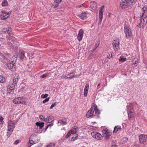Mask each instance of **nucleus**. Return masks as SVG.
I'll list each match as a JSON object with an SVG mask.
<instances>
[{
  "mask_svg": "<svg viewBox=\"0 0 147 147\" xmlns=\"http://www.w3.org/2000/svg\"><path fill=\"white\" fill-rule=\"evenodd\" d=\"M77 130V128H74L70 131L66 136V138H67L71 137V141H74L77 140L78 137V135L76 134Z\"/></svg>",
  "mask_w": 147,
  "mask_h": 147,
  "instance_id": "f257e3e1",
  "label": "nucleus"
},
{
  "mask_svg": "<svg viewBox=\"0 0 147 147\" xmlns=\"http://www.w3.org/2000/svg\"><path fill=\"white\" fill-rule=\"evenodd\" d=\"M6 62L4 61L3 63L5 65H6L8 68L13 72L16 71V65L15 64L16 60L11 61L8 59H6Z\"/></svg>",
  "mask_w": 147,
  "mask_h": 147,
  "instance_id": "f03ea898",
  "label": "nucleus"
},
{
  "mask_svg": "<svg viewBox=\"0 0 147 147\" xmlns=\"http://www.w3.org/2000/svg\"><path fill=\"white\" fill-rule=\"evenodd\" d=\"M134 0H121L120 3V7L122 9L128 7L132 5Z\"/></svg>",
  "mask_w": 147,
  "mask_h": 147,
  "instance_id": "7ed1b4c3",
  "label": "nucleus"
},
{
  "mask_svg": "<svg viewBox=\"0 0 147 147\" xmlns=\"http://www.w3.org/2000/svg\"><path fill=\"white\" fill-rule=\"evenodd\" d=\"M38 140V137L37 135L34 134L30 136L29 139V142L31 144L37 143Z\"/></svg>",
  "mask_w": 147,
  "mask_h": 147,
  "instance_id": "20e7f679",
  "label": "nucleus"
},
{
  "mask_svg": "<svg viewBox=\"0 0 147 147\" xmlns=\"http://www.w3.org/2000/svg\"><path fill=\"white\" fill-rule=\"evenodd\" d=\"M124 28L126 38H127L128 37L132 36L133 35L129 26H125Z\"/></svg>",
  "mask_w": 147,
  "mask_h": 147,
  "instance_id": "39448f33",
  "label": "nucleus"
},
{
  "mask_svg": "<svg viewBox=\"0 0 147 147\" xmlns=\"http://www.w3.org/2000/svg\"><path fill=\"white\" fill-rule=\"evenodd\" d=\"M139 141L141 144H144L147 141V135L142 134L139 136Z\"/></svg>",
  "mask_w": 147,
  "mask_h": 147,
  "instance_id": "423d86ee",
  "label": "nucleus"
},
{
  "mask_svg": "<svg viewBox=\"0 0 147 147\" xmlns=\"http://www.w3.org/2000/svg\"><path fill=\"white\" fill-rule=\"evenodd\" d=\"M8 131L12 132L15 127V124L13 121H9L8 122L7 126Z\"/></svg>",
  "mask_w": 147,
  "mask_h": 147,
  "instance_id": "0eeeda50",
  "label": "nucleus"
},
{
  "mask_svg": "<svg viewBox=\"0 0 147 147\" xmlns=\"http://www.w3.org/2000/svg\"><path fill=\"white\" fill-rule=\"evenodd\" d=\"M2 12L3 13H2L0 16V17L2 20H4L8 18L10 16L11 12H9L8 13L5 12L4 11H2Z\"/></svg>",
  "mask_w": 147,
  "mask_h": 147,
  "instance_id": "6e6552de",
  "label": "nucleus"
},
{
  "mask_svg": "<svg viewBox=\"0 0 147 147\" xmlns=\"http://www.w3.org/2000/svg\"><path fill=\"white\" fill-rule=\"evenodd\" d=\"M91 135L93 138H95L97 140H100L102 138V136L101 135L100 133L96 132H92Z\"/></svg>",
  "mask_w": 147,
  "mask_h": 147,
  "instance_id": "1a4fd4ad",
  "label": "nucleus"
},
{
  "mask_svg": "<svg viewBox=\"0 0 147 147\" xmlns=\"http://www.w3.org/2000/svg\"><path fill=\"white\" fill-rule=\"evenodd\" d=\"M103 134L105 137V138L107 139L109 138L111 135V133L107 129H103L102 131Z\"/></svg>",
  "mask_w": 147,
  "mask_h": 147,
  "instance_id": "9d476101",
  "label": "nucleus"
},
{
  "mask_svg": "<svg viewBox=\"0 0 147 147\" xmlns=\"http://www.w3.org/2000/svg\"><path fill=\"white\" fill-rule=\"evenodd\" d=\"M14 86H13L9 85L7 87V92L9 94H12L14 92Z\"/></svg>",
  "mask_w": 147,
  "mask_h": 147,
  "instance_id": "9b49d317",
  "label": "nucleus"
},
{
  "mask_svg": "<svg viewBox=\"0 0 147 147\" xmlns=\"http://www.w3.org/2000/svg\"><path fill=\"white\" fill-rule=\"evenodd\" d=\"M18 56V58L22 61H23V60H25L26 59L25 56V52L24 51H20Z\"/></svg>",
  "mask_w": 147,
  "mask_h": 147,
  "instance_id": "f8f14e48",
  "label": "nucleus"
},
{
  "mask_svg": "<svg viewBox=\"0 0 147 147\" xmlns=\"http://www.w3.org/2000/svg\"><path fill=\"white\" fill-rule=\"evenodd\" d=\"M113 44L115 51H117L119 48V43L118 40H114Z\"/></svg>",
  "mask_w": 147,
  "mask_h": 147,
  "instance_id": "ddd939ff",
  "label": "nucleus"
},
{
  "mask_svg": "<svg viewBox=\"0 0 147 147\" xmlns=\"http://www.w3.org/2000/svg\"><path fill=\"white\" fill-rule=\"evenodd\" d=\"M83 33V30L82 29L80 30L77 36V38L79 41H80L82 40Z\"/></svg>",
  "mask_w": 147,
  "mask_h": 147,
  "instance_id": "4468645a",
  "label": "nucleus"
},
{
  "mask_svg": "<svg viewBox=\"0 0 147 147\" xmlns=\"http://www.w3.org/2000/svg\"><path fill=\"white\" fill-rule=\"evenodd\" d=\"M71 74H67V75L63 76V78H65L67 79H71L72 78H76L80 76V75H71Z\"/></svg>",
  "mask_w": 147,
  "mask_h": 147,
  "instance_id": "2eb2a0df",
  "label": "nucleus"
},
{
  "mask_svg": "<svg viewBox=\"0 0 147 147\" xmlns=\"http://www.w3.org/2000/svg\"><path fill=\"white\" fill-rule=\"evenodd\" d=\"M97 5L94 1H91L90 3V7L94 10H96L97 9Z\"/></svg>",
  "mask_w": 147,
  "mask_h": 147,
  "instance_id": "dca6fc26",
  "label": "nucleus"
},
{
  "mask_svg": "<svg viewBox=\"0 0 147 147\" xmlns=\"http://www.w3.org/2000/svg\"><path fill=\"white\" fill-rule=\"evenodd\" d=\"M82 20L86 19L87 18V13L86 12H82V13L77 16Z\"/></svg>",
  "mask_w": 147,
  "mask_h": 147,
  "instance_id": "f3484780",
  "label": "nucleus"
},
{
  "mask_svg": "<svg viewBox=\"0 0 147 147\" xmlns=\"http://www.w3.org/2000/svg\"><path fill=\"white\" fill-rule=\"evenodd\" d=\"M147 25V23H144L143 22L142 20V18H140V22L139 25H138L137 26L140 28H144V27Z\"/></svg>",
  "mask_w": 147,
  "mask_h": 147,
  "instance_id": "a211bd4d",
  "label": "nucleus"
},
{
  "mask_svg": "<svg viewBox=\"0 0 147 147\" xmlns=\"http://www.w3.org/2000/svg\"><path fill=\"white\" fill-rule=\"evenodd\" d=\"M22 98L21 97H18L15 98L13 100V102L15 104L22 103Z\"/></svg>",
  "mask_w": 147,
  "mask_h": 147,
  "instance_id": "6ab92c4d",
  "label": "nucleus"
},
{
  "mask_svg": "<svg viewBox=\"0 0 147 147\" xmlns=\"http://www.w3.org/2000/svg\"><path fill=\"white\" fill-rule=\"evenodd\" d=\"M93 107H92L87 112L86 117L88 118L91 117L93 115Z\"/></svg>",
  "mask_w": 147,
  "mask_h": 147,
  "instance_id": "aec40b11",
  "label": "nucleus"
},
{
  "mask_svg": "<svg viewBox=\"0 0 147 147\" xmlns=\"http://www.w3.org/2000/svg\"><path fill=\"white\" fill-rule=\"evenodd\" d=\"M146 9V8L145 7L142 8L140 13V18H142L144 16L146 15L145 13H147Z\"/></svg>",
  "mask_w": 147,
  "mask_h": 147,
  "instance_id": "412c9836",
  "label": "nucleus"
},
{
  "mask_svg": "<svg viewBox=\"0 0 147 147\" xmlns=\"http://www.w3.org/2000/svg\"><path fill=\"white\" fill-rule=\"evenodd\" d=\"M127 112H134V110L132 108V105L130 103H129L127 106Z\"/></svg>",
  "mask_w": 147,
  "mask_h": 147,
  "instance_id": "4be33fe9",
  "label": "nucleus"
},
{
  "mask_svg": "<svg viewBox=\"0 0 147 147\" xmlns=\"http://www.w3.org/2000/svg\"><path fill=\"white\" fill-rule=\"evenodd\" d=\"M89 88V85L88 84H87L86 85L85 88L84 89V96L85 97H86L87 96Z\"/></svg>",
  "mask_w": 147,
  "mask_h": 147,
  "instance_id": "5701e85b",
  "label": "nucleus"
},
{
  "mask_svg": "<svg viewBox=\"0 0 147 147\" xmlns=\"http://www.w3.org/2000/svg\"><path fill=\"white\" fill-rule=\"evenodd\" d=\"M94 111H95L94 115H96L98 116L100 114V112L98 109L96 105H95L94 106V108L93 109V112Z\"/></svg>",
  "mask_w": 147,
  "mask_h": 147,
  "instance_id": "b1692460",
  "label": "nucleus"
},
{
  "mask_svg": "<svg viewBox=\"0 0 147 147\" xmlns=\"http://www.w3.org/2000/svg\"><path fill=\"white\" fill-rule=\"evenodd\" d=\"M99 21L98 22V25H100L101 24L102 21V19L103 14H102V12L101 11L99 13Z\"/></svg>",
  "mask_w": 147,
  "mask_h": 147,
  "instance_id": "393cba45",
  "label": "nucleus"
},
{
  "mask_svg": "<svg viewBox=\"0 0 147 147\" xmlns=\"http://www.w3.org/2000/svg\"><path fill=\"white\" fill-rule=\"evenodd\" d=\"M67 120L65 119H63V120H59L58 121V123L59 125H60L62 124L63 125L66 124L67 123Z\"/></svg>",
  "mask_w": 147,
  "mask_h": 147,
  "instance_id": "a878e982",
  "label": "nucleus"
},
{
  "mask_svg": "<svg viewBox=\"0 0 147 147\" xmlns=\"http://www.w3.org/2000/svg\"><path fill=\"white\" fill-rule=\"evenodd\" d=\"M62 0H55L54 3V7H57L59 5V4L62 1Z\"/></svg>",
  "mask_w": 147,
  "mask_h": 147,
  "instance_id": "bb28decb",
  "label": "nucleus"
},
{
  "mask_svg": "<svg viewBox=\"0 0 147 147\" xmlns=\"http://www.w3.org/2000/svg\"><path fill=\"white\" fill-rule=\"evenodd\" d=\"M7 33L8 34H9V41L10 40L11 41H12L13 40H15V38L11 35V34L10 32H9V30H8Z\"/></svg>",
  "mask_w": 147,
  "mask_h": 147,
  "instance_id": "cd10ccee",
  "label": "nucleus"
},
{
  "mask_svg": "<svg viewBox=\"0 0 147 147\" xmlns=\"http://www.w3.org/2000/svg\"><path fill=\"white\" fill-rule=\"evenodd\" d=\"M44 123L43 122H37L35 123V124L37 127H39L40 129L42 128L44 126Z\"/></svg>",
  "mask_w": 147,
  "mask_h": 147,
  "instance_id": "c85d7f7f",
  "label": "nucleus"
},
{
  "mask_svg": "<svg viewBox=\"0 0 147 147\" xmlns=\"http://www.w3.org/2000/svg\"><path fill=\"white\" fill-rule=\"evenodd\" d=\"M47 122H52L53 121L54 119V118L53 116H48L47 118Z\"/></svg>",
  "mask_w": 147,
  "mask_h": 147,
  "instance_id": "c756f323",
  "label": "nucleus"
},
{
  "mask_svg": "<svg viewBox=\"0 0 147 147\" xmlns=\"http://www.w3.org/2000/svg\"><path fill=\"white\" fill-rule=\"evenodd\" d=\"M121 129V127L120 126H117L114 128L113 132L116 133L118 131H119Z\"/></svg>",
  "mask_w": 147,
  "mask_h": 147,
  "instance_id": "7c9ffc66",
  "label": "nucleus"
},
{
  "mask_svg": "<svg viewBox=\"0 0 147 147\" xmlns=\"http://www.w3.org/2000/svg\"><path fill=\"white\" fill-rule=\"evenodd\" d=\"M3 6H6L8 5V3L7 1L6 0H3L1 4Z\"/></svg>",
  "mask_w": 147,
  "mask_h": 147,
  "instance_id": "2f4dec72",
  "label": "nucleus"
},
{
  "mask_svg": "<svg viewBox=\"0 0 147 147\" xmlns=\"http://www.w3.org/2000/svg\"><path fill=\"white\" fill-rule=\"evenodd\" d=\"M39 118L42 120L43 121L46 122L47 121V118H45V117L43 116L42 115H40L39 116Z\"/></svg>",
  "mask_w": 147,
  "mask_h": 147,
  "instance_id": "473e14b6",
  "label": "nucleus"
},
{
  "mask_svg": "<svg viewBox=\"0 0 147 147\" xmlns=\"http://www.w3.org/2000/svg\"><path fill=\"white\" fill-rule=\"evenodd\" d=\"M128 116L129 118H132L134 116V112H128Z\"/></svg>",
  "mask_w": 147,
  "mask_h": 147,
  "instance_id": "72a5a7b5",
  "label": "nucleus"
},
{
  "mask_svg": "<svg viewBox=\"0 0 147 147\" xmlns=\"http://www.w3.org/2000/svg\"><path fill=\"white\" fill-rule=\"evenodd\" d=\"M119 60L120 61L123 62L126 60V59L125 58H123V57L121 56L120 57V59H119Z\"/></svg>",
  "mask_w": 147,
  "mask_h": 147,
  "instance_id": "f704fd0d",
  "label": "nucleus"
},
{
  "mask_svg": "<svg viewBox=\"0 0 147 147\" xmlns=\"http://www.w3.org/2000/svg\"><path fill=\"white\" fill-rule=\"evenodd\" d=\"M0 58L1 59H3V60L5 59L6 60V59H7L5 58L4 55L1 53H0Z\"/></svg>",
  "mask_w": 147,
  "mask_h": 147,
  "instance_id": "c9c22d12",
  "label": "nucleus"
},
{
  "mask_svg": "<svg viewBox=\"0 0 147 147\" xmlns=\"http://www.w3.org/2000/svg\"><path fill=\"white\" fill-rule=\"evenodd\" d=\"M26 87H24L23 88H22L21 89H20V91L22 93H24L26 92Z\"/></svg>",
  "mask_w": 147,
  "mask_h": 147,
  "instance_id": "e433bc0d",
  "label": "nucleus"
},
{
  "mask_svg": "<svg viewBox=\"0 0 147 147\" xmlns=\"http://www.w3.org/2000/svg\"><path fill=\"white\" fill-rule=\"evenodd\" d=\"M5 81V79L2 76L0 75V82L3 83Z\"/></svg>",
  "mask_w": 147,
  "mask_h": 147,
  "instance_id": "4c0bfd02",
  "label": "nucleus"
},
{
  "mask_svg": "<svg viewBox=\"0 0 147 147\" xmlns=\"http://www.w3.org/2000/svg\"><path fill=\"white\" fill-rule=\"evenodd\" d=\"M18 80V79H13L12 85L11 86H14L15 85L17 84Z\"/></svg>",
  "mask_w": 147,
  "mask_h": 147,
  "instance_id": "58836bf2",
  "label": "nucleus"
},
{
  "mask_svg": "<svg viewBox=\"0 0 147 147\" xmlns=\"http://www.w3.org/2000/svg\"><path fill=\"white\" fill-rule=\"evenodd\" d=\"M48 96V95L47 94H42L41 95V97L42 98H46Z\"/></svg>",
  "mask_w": 147,
  "mask_h": 147,
  "instance_id": "ea45409f",
  "label": "nucleus"
},
{
  "mask_svg": "<svg viewBox=\"0 0 147 147\" xmlns=\"http://www.w3.org/2000/svg\"><path fill=\"white\" fill-rule=\"evenodd\" d=\"M55 146V144L53 143H51L48 145L47 147H53Z\"/></svg>",
  "mask_w": 147,
  "mask_h": 147,
  "instance_id": "a19ab883",
  "label": "nucleus"
},
{
  "mask_svg": "<svg viewBox=\"0 0 147 147\" xmlns=\"http://www.w3.org/2000/svg\"><path fill=\"white\" fill-rule=\"evenodd\" d=\"M128 140V138H124L122 140V142L124 143L127 142Z\"/></svg>",
  "mask_w": 147,
  "mask_h": 147,
  "instance_id": "79ce46f5",
  "label": "nucleus"
},
{
  "mask_svg": "<svg viewBox=\"0 0 147 147\" xmlns=\"http://www.w3.org/2000/svg\"><path fill=\"white\" fill-rule=\"evenodd\" d=\"M3 118L1 116H0V124H2L3 123Z\"/></svg>",
  "mask_w": 147,
  "mask_h": 147,
  "instance_id": "37998d69",
  "label": "nucleus"
},
{
  "mask_svg": "<svg viewBox=\"0 0 147 147\" xmlns=\"http://www.w3.org/2000/svg\"><path fill=\"white\" fill-rule=\"evenodd\" d=\"M57 104V102H55L53 104L50 106V109H52Z\"/></svg>",
  "mask_w": 147,
  "mask_h": 147,
  "instance_id": "c03bdc74",
  "label": "nucleus"
},
{
  "mask_svg": "<svg viewBox=\"0 0 147 147\" xmlns=\"http://www.w3.org/2000/svg\"><path fill=\"white\" fill-rule=\"evenodd\" d=\"M13 79H18V74H14L13 76Z\"/></svg>",
  "mask_w": 147,
  "mask_h": 147,
  "instance_id": "a18cd8bd",
  "label": "nucleus"
},
{
  "mask_svg": "<svg viewBox=\"0 0 147 147\" xmlns=\"http://www.w3.org/2000/svg\"><path fill=\"white\" fill-rule=\"evenodd\" d=\"M107 57V58L109 59H110L112 57L111 52L108 54Z\"/></svg>",
  "mask_w": 147,
  "mask_h": 147,
  "instance_id": "49530a36",
  "label": "nucleus"
},
{
  "mask_svg": "<svg viewBox=\"0 0 147 147\" xmlns=\"http://www.w3.org/2000/svg\"><path fill=\"white\" fill-rule=\"evenodd\" d=\"M8 30H7V28H4L2 30V32L3 33H6L7 32Z\"/></svg>",
  "mask_w": 147,
  "mask_h": 147,
  "instance_id": "de8ad7c7",
  "label": "nucleus"
},
{
  "mask_svg": "<svg viewBox=\"0 0 147 147\" xmlns=\"http://www.w3.org/2000/svg\"><path fill=\"white\" fill-rule=\"evenodd\" d=\"M49 98H47L42 101V102L44 103H45L46 102L48 101L49 100Z\"/></svg>",
  "mask_w": 147,
  "mask_h": 147,
  "instance_id": "09e8293b",
  "label": "nucleus"
},
{
  "mask_svg": "<svg viewBox=\"0 0 147 147\" xmlns=\"http://www.w3.org/2000/svg\"><path fill=\"white\" fill-rule=\"evenodd\" d=\"M12 132H10V131H8L7 134V136H8V137H9L10 134H11Z\"/></svg>",
  "mask_w": 147,
  "mask_h": 147,
  "instance_id": "8fccbe9b",
  "label": "nucleus"
},
{
  "mask_svg": "<svg viewBox=\"0 0 147 147\" xmlns=\"http://www.w3.org/2000/svg\"><path fill=\"white\" fill-rule=\"evenodd\" d=\"M104 7V5H103L101 7V8H100L99 13L100 12V11H102V14H103V11H102V10L103 9Z\"/></svg>",
  "mask_w": 147,
  "mask_h": 147,
  "instance_id": "3c124183",
  "label": "nucleus"
},
{
  "mask_svg": "<svg viewBox=\"0 0 147 147\" xmlns=\"http://www.w3.org/2000/svg\"><path fill=\"white\" fill-rule=\"evenodd\" d=\"M138 59H136L135 61L133 62V63L134 64H136L138 63Z\"/></svg>",
  "mask_w": 147,
  "mask_h": 147,
  "instance_id": "603ef678",
  "label": "nucleus"
},
{
  "mask_svg": "<svg viewBox=\"0 0 147 147\" xmlns=\"http://www.w3.org/2000/svg\"><path fill=\"white\" fill-rule=\"evenodd\" d=\"M19 142V141L18 140H16L14 142V144H15L17 145L18 144Z\"/></svg>",
  "mask_w": 147,
  "mask_h": 147,
  "instance_id": "864d4df0",
  "label": "nucleus"
},
{
  "mask_svg": "<svg viewBox=\"0 0 147 147\" xmlns=\"http://www.w3.org/2000/svg\"><path fill=\"white\" fill-rule=\"evenodd\" d=\"M46 74H44L41 76H40V77L42 78H44L46 76Z\"/></svg>",
  "mask_w": 147,
  "mask_h": 147,
  "instance_id": "5fc2aeb1",
  "label": "nucleus"
},
{
  "mask_svg": "<svg viewBox=\"0 0 147 147\" xmlns=\"http://www.w3.org/2000/svg\"><path fill=\"white\" fill-rule=\"evenodd\" d=\"M134 147H140V146L138 144H135L134 146Z\"/></svg>",
  "mask_w": 147,
  "mask_h": 147,
  "instance_id": "6e6d98bb",
  "label": "nucleus"
},
{
  "mask_svg": "<svg viewBox=\"0 0 147 147\" xmlns=\"http://www.w3.org/2000/svg\"><path fill=\"white\" fill-rule=\"evenodd\" d=\"M142 20L143 21V22H144V23H146V20H145V18H144L143 19L142 18Z\"/></svg>",
  "mask_w": 147,
  "mask_h": 147,
  "instance_id": "4d7b16f0",
  "label": "nucleus"
},
{
  "mask_svg": "<svg viewBox=\"0 0 147 147\" xmlns=\"http://www.w3.org/2000/svg\"><path fill=\"white\" fill-rule=\"evenodd\" d=\"M144 18H145V20H146V22L147 23V15Z\"/></svg>",
  "mask_w": 147,
  "mask_h": 147,
  "instance_id": "13d9d810",
  "label": "nucleus"
},
{
  "mask_svg": "<svg viewBox=\"0 0 147 147\" xmlns=\"http://www.w3.org/2000/svg\"><path fill=\"white\" fill-rule=\"evenodd\" d=\"M111 55H112V57L113 56L115 55V53H113V52H111Z\"/></svg>",
  "mask_w": 147,
  "mask_h": 147,
  "instance_id": "bf43d9fd",
  "label": "nucleus"
},
{
  "mask_svg": "<svg viewBox=\"0 0 147 147\" xmlns=\"http://www.w3.org/2000/svg\"><path fill=\"white\" fill-rule=\"evenodd\" d=\"M111 147H117V146L115 145H112Z\"/></svg>",
  "mask_w": 147,
  "mask_h": 147,
  "instance_id": "052dcab7",
  "label": "nucleus"
},
{
  "mask_svg": "<svg viewBox=\"0 0 147 147\" xmlns=\"http://www.w3.org/2000/svg\"><path fill=\"white\" fill-rule=\"evenodd\" d=\"M53 125V124H52V125H51H51H48L47 126V128H46V129H47V128L48 127H49V126H50V125L52 126V125Z\"/></svg>",
  "mask_w": 147,
  "mask_h": 147,
  "instance_id": "680f3d73",
  "label": "nucleus"
},
{
  "mask_svg": "<svg viewBox=\"0 0 147 147\" xmlns=\"http://www.w3.org/2000/svg\"><path fill=\"white\" fill-rule=\"evenodd\" d=\"M99 44H98L97 45H96L95 46H96V47L95 49L97 48V47L99 45Z\"/></svg>",
  "mask_w": 147,
  "mask_h": 147,
  "instance_id": "e2e57ef3",
  "label": "nucleus"
},
{
  "mask_svg": "<svg viewBox=\"0 0 147 147\" xmlns=\"http://www.w3.org/2000/svg\"><path fill=\"white\" fill-rule=\"evenodd\" d=\"M100 84H98V88H99V86Z\"/></svg>",
  "mask_w": 147,
  "mask_h": 147,
  "instance_id": "0e129e2a",
  "label": "nucleus"
},
{
  "mask_svg": "<svg viewBox=\"0 0 147 147\" xmlns=\"http://www.w3.org/2000/svg\"><path fill=\"white\" fill-rule=\"evenodd\" d=\"M81 6H82V5H79V7H80Z\"/></svg>",
  "mask_w": 147,
  "mask_h": 147,
  "instance_id": "69168bd1",
  "label": "nucleus"
},
{
  "mask_svg": "<svg viewBox=\"0 0 147 147\" xmlns=\"http://www.w3.org/2000/svg\"><path fill=\"white\" fill-rule=\"evenodd\" d=\"M30 146H31V145L30 146H29L28 145L27 147H30Z\"/></svg>",
  "mask_w": 147,
  "mask_h": 147,
  "instance_id": "338daca9",
  "label": "nucleus"
},
{
  "mask_svg": "<svg viewBox=\"0 0 147 147\" xmlns=\"http://www.w3.org/2000/svg\"><path fill=\"white\" fill-rule=\"evenodd\" d=\"M110 13H109V16H110Z\"/></svg>",
  "mask_w": 147,
  "mask_h": 147,
  "instance_id": "774afa93",
  "label": "nucleus"
}]
</instances>
